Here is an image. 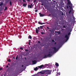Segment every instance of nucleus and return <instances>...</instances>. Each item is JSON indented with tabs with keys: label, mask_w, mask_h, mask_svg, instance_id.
<instances>
[{
	"label": "nucleus",
	"mask_w": 76,
	"mask_h": 76,
	"mask_svg": "<svg viewBox=\"0 0 76 76\" xmlns=\"http://www.w3.org/2000/svg\"><path fill=\"white\" fill-rule=\"evenodd\" d=\"M70 34H71V33H70V32H69L68 33V35H67V34H66L65 35V38H66V41H67V40L69 39V37H68L69 35H70Z\"/></svg>",
	"instance_id": "3"
},
{
	"label": "nucleus",
	"mask_w": 76,
	"mask_h": 76,
	"mask_svg": "<svg viewBox=\"0 0 76 76\" xmlns=\"http://www.w3.org/2000/svg\"><path fill=\"white\" fill-rule=\"evenodd\" d=\"M38 69V68L37 67H36L35 69H34V70L35 71H37V70Z\"/></svg>",
	"instance_id": "17"
},
{
	"label": "nucleus",
	"mask_w": 76,
	"mask_h": 76,
	"mask_svg": "<svg viewBox=\"0 0 76 76\" xmlns=\"http://www.w3.org/2000/svg\"><path fill=\"white\" fill-rule=\"evenodd\" d=\"M70 4V6H72V4H71V3L69 4Z\"/></svg>",
	"instance_id": "25"
},
{
	"label": "nucleus",
	"mask_w": 76,
	"mask_h": 76,
	"mask_svg": "<svg viewBox=\"0 0 76 76\" xmlns=\"http://www.w3.org/2000/svg\"><path fill=\"white\" fill-rule=\"evenodd\" d=\"M52 42H54V40H52Z\"/></svg>",
	"instance_id": "41"
},
{
	"label": "nucleus",
	"mask_w": 76,
	"mask_h": 76,
	"mask_svg": "<svg viewBox=\"0 0 76 76\" xmlns=\"http://www.w3.org/2000/svg\"><path fill=\"white\" fill-rule=\"evenodd\" d=\"M67 1L68 2L67 4H70L71 3V2L70 1H69V0H67Z\"/></svg>",
	"instance_id": "14"
},
{
	"label": "nucleus",
	"mask_w": 76,
	"mask_h": 76,
	"mask_svg": "<svg viewBox=\"0 0 76 76\" xmlns=\"http://www.w3.org/2000/svg\"><path fill=\"white\" fill-rule=\"evenodd\" d=\"M47 29H50V28L49 27H47Z\"/></svg>",
	"instance_id": "36"
},
{
	"label": "nucleus",
	"mask_w": 76,
	"mask_h": 76,
	"mask_svg": "<svg viewBox=\"0 0 76 76\" xmlns=\"http://www.w3.org/2000/svg\"><path fill=\"white\" fill-rule=\"evenodd\" d=\"M44 73H45V72H42V74H44Z\"/></svg>",
	"instance_id": "34"
},
{
	"label": "nucleus",
	"mask_w": 76,
	"mask_h": 76,
	"mask_svg": "<svg viewBox=\"0 0 76 76\" xmlns=\"http://www.w3.org/2000/svg\"><path fill=\"white\" fill-rule=\"evenodd\" d=\"M8 61H9V62H10V61H11V60L10 59H9L8 60Z\"/></svg>",
	"instance_id": "27"
},
{
	"label": "nucleus",
	"mask_w": 76,
	"mask_h": 76,
	"mask_svg": "<svg viewBox=\"0 0 76 76\" xmlns=\"http://www.w3.org/2000/svg\"><path fill=\"white\" fill-rule=\"evenodd\" d=\"M38 23L39 24V25H43V24H45V23H42L40 22L39 21L38 22Z\"/></svg>",
	"instance_id": "10"
},
{
	"label": "nucleus",
	"mask_w": 76,
	"mask_h": 76,
	"mask_svg": "<svg viewBox=\"0 0 76 76\" xmlns=\"http://www.w3.org/2000/svg\"><path fill=\"white\" fill-rule=\"evenodd\" d=\"M35 12H38V10H35Z\"/></svg>",
	"instance_id": "29"
},
{
	"label": "nucleus",
	"mask_w": 76,
	"mask_h": 76,
	"mask_svg": "<svg viewBox=\"0 0 76 76\" xmlns=\"http://www.w3.org/2000/svg\"><path fill=\"white\" fill-rule=\"evenodd\" d=\"M38 29L39 30V27H38Z\"/></svg>",
	"instance_id": "44"
},
{
	"label": "nucleus",
	"mask_w": 76,
	"mask_h": 76,
	"mask_svg": "<svg viewBox=\"0 0 76 76\" xmlns=\"http://www.w3.org/2000/svg\"><path fill=\"white\" fill-rule=\"evenodd\" d=\"M49 31H50L51 32V30H49Z\"/></svg>",
	"instance_id": "52"
},
{
	"label": "nucleus",
	"mask_w": 76,
	"mask_h": 76,
	"mask_svg": "<svg viewBox=\"0 0 76 76\" xmlns=\"http://www.w3.org/2000/svg\"><path fill=\"white\" fill-rule=\"evenodd\" d=\"M22 67H23V65H22Z\"/></svg>",
	"instance_id": "48"
},
{
	"label": "nucleus",
	"mask_w": 76,
	"mask_h": 76,
	"mask_svg": "<svg viewBox=\"0 0 76 76\" xmlns=\"http://www.w3.org/2000/svg\"><path fill=\"white\" fill-rule=\"evenodd\" d=\"M34 9H37V8H36L35 7L34 8Z\"/></svg>",
	"instance_id": "54"
},
{
	"label": "nucleus",
	"mask_w": 76,
	"mask_h": 76,
	"mask_svg": "<svg viewBox=\"0 0 76 76\" xmlns=\"http://www.w3.org/2000/svg\"><path fill=\"white\" fill-rule=\"evenodd\" d=\"M2 5H3V2L1 3L0 4V6H2Z\"/></svg>",
	"instance_id": "19"
},
{
	"label": "nucleus",
	"mask_w": 76,
	"mask_h": 76,
	"mask_svg": "<svg viewBox=\"0 0 76 76\" xmlns=\"http://www.w3.org/2000/svg\"><path fill=\"white\" fill-rule=\"evenodd\" d=\"M44 67V65H42L40 66H38V67L39 68V69H42L43 67Z\"/></svg>",
	"instance_id": "8"
},
{
	"label": "nucleus",
	"mask_w": 76,
	"mask_h": 76,
	"mask_svg": "<svg viewBox=\"0 0 76 76\" xmlns=\"http://www.w3.org/2000/svg\"><path fill=\"white\" fill-rule=\"evenodd\" d=\"M55 32H56V33H58V34H60V32H59L58 31H55Z\"/></svg>",
	"instance_id": "23"
},
{
	"label": "nucleus",
	"mask_w": 76,
	"mask_h": 76,
	"mask_svg": "<svg viewBox=\"0 0 76 76\" xmlns=\"http://www.w3.org/2000/svg\"><path fill=\"white\" fill-rule=\"evenodd\" d=\"M36 32L37 34H38L39 32V31L37 28H36Z\"/></svg>",
	"instance_id": "11"
},
{
	"label": "nucleus",
	"mask_w": 76,
	"mask_h": 76,
	"mask_svg": "<svg viewBox=\"0 0 76 76\" xmlns=\"http://www.w3.org/2000/svg\"><path fill=\"white\" fill-rule=\"evenodd\" d=\"M13 59H14L15 60V57H13Z\"/></svg>",
	"instance_id": "46"
},
{
	"label": "nucleus",
	"mask_w": 76,
	"mask_h": 76,
	"mask_svg": "<svg viewBox=\"0 0 76 76\" xmlns=\"http://www.w3.org/2000/svg\"><path fill=\"white\" fill-rule=\"evenodd\" d=\"M24 7H26V4H24L23 5Z\"/></svg>",
	"instance_id": "18"
},
{
	"label": "nucleus",
	"mask_w": 76,
	"mask_h": 76,
	"mask_svg": "<svg viewBox=\"0 0 76 76\" xmlns=\"http://www.w3.org/2000/svg\"><path fill=\"white\" fill-rule=\"evenodd\" d=\"M39 14L40 15V17H42V16H44V14H42L41 13H39Z\"/></svg>",
	"instance_id": "7"
},
{
	"label": "nucleus",
	"mask_w": 76,
	"mask_h": 76,
	"mask_svg": "<svg viewBox=\"0 0 76 76\" xmlns=\"http://www.w3.org/2000/svg\"><path fill=\"white\" fill-rule=\"evenodd\" d=\"M18 55L16 57V58H15V59L16 60H17L18 59Z\"/></svg>",
	"instance_id": "22"
},
{
	"label": "nucleus",
	"mask_w": 76,
	"mask_h": 76,
	"mask_svg": "<svg viewBox=\"0 0 76 76\" xmlns=\"http://www.w3.org/2000/svg\"><path fill=\"white\" fill-rule=\"evenodd\" d=\"M70 32H72V30L71 29V30H70Z\"/></svg>",
	"instance_id": "38"
},
{
	"label": "nucleus",
	"mask_w": 76,
	"mask_h": 76,
	"mask_svg": "<svg viewBox=\"0 0 76 76\" xmlns=\"http://www.w3.org/2000/svg\"><path fill=\"white\" fill-rule=\"evenodd\" d=\"M43 72H44L45 74H47L48 75H51V74L52 70H46L43 71Z\"/></svg>",
	"instance_id": "2"
},
{
	"label": "nucleus",
	"mask_w": 76,
	"mask_h": 76,
	"mask_svg": "<svg viewBox=\"0 0 76 76\" xmlns=\"http://www.w3.org/2000/svg\"><path fill=\"white\" fill-rule=\"evenodd\" d=\"M6 67V68H8V67H9V66H8V65H7Z\"/></svg>",
	"instance_id": "33"
},
{
	"label": "nucleus",
	"mask_w": 76,
	"mask_h": 76,
	"mask_svg": "<svg viewBox=\"0 0 76 76\" xmlns=\"http://www.w3.org/2000/svg\"><path fill=\"white\" fill-rule=\"evenodd\" d=\"M8 65H10V64H9V63H8Z\"/></svg>",
	"instance_id": "56"
},
{
	"label": "nucleus",
	"mask_w": 76,
	"mask_h": 76,
	"mask_svg": "<svg viewBox=\"0 0 76 76\" xmlns=\"http://www.w3.org/2000/svg\"><path fill=\"white\" fill-rule=\"evenodd\" d=\"M25 0H23V2H25Z\"/></svg>",
	"instance_id": "43"
},
{
	"label": "nucleus",
	"mask_w": 76,
	"mask_h": 76,
	"mask_svg": "<svg viewBox=\"0 0 76 76\" xmlns=\"http://www.w3.org/2000/svg\"><path fill=\"white\" fill-rule=\"evenodd\" d=\"M56 42H55V44H56Z\"/></svg>",
	"instance_id": "50"
},
{
	"label": "nucleus",
	"mask_w": 76,
	"mask_h": 76,
	"mask_svg": "<svg viewBox=\"0 0 76 76\" xmlns=\"http://www.w3.org/2000/svg\"><path fill=\"white\" fill-rule=\"evenodd\" d=\"M63 13H64V12H63L62 14V15H63Z\"/></svg>",
	"instance_id": "47"
},
{
	"label": "nucleus",
	"mask_w": 76,
	"mask_h": 76,
	"mask_svg": "<svg viewBox=\"0 0 76 76\" xmlns=\"http://www.w3.org/2000/svg\"><path fill=\"white\" fill-rule=\"evenodd\" d=\"M44 33L42 32H41V34H44Z\"/></svg>",
	"instance_id": "31"
},
{
	"label": "nucleus",
	"mask_w": 76,
	"mask_h": 76,
	"mask_svg": "<svg viewBox=\"0 0 76 76\" xmlns=\"http://www.w3.org/2000/svg\"><path fill=\"white\" fill-rule=\"evenodd\" d=\"M3 70V68H0V70Z\"/></svg>",
	"instance_id": "30"
},
{
	"label": "nucleus",
	"mask_w": 76,
	"mask_h": 76,
	"mask_svg": "<svg viewBox=\"0 0 76 76\" xmlns=\"http://www.w3.org/2000/svg\"><path fill=\"white\" fill-rule=\"evenodd\" d=\"M63 28H66V27L65 26L63 25Z\"/></svg>",
	"instance_id": "26"
},
{
	"label": "nucleus",
	"mask_w": 76,
	"mask_h": 76,
	"mask_svg": "<svg viewBox=\"0 0 76 76\" xmlns=\"http://www.w3.org/2000/svg\"><path fill=\"white\" fill-rule=\"evenodd\" d=\"M42 5H43V4H42Z\"/></svg>",
	"instance_id": "57"
},
{
	"label": "nucleus",
	"mask_w": 76,
	"mask_h": 76,
	"mask_svg": "<svg viewBox=\"0 0 76 76\" xmlns=\"http://www.w3.org/2000/svg\"><path fill=\"white\" fill-rule=\"evenodd\" d=\"M62 30H63V29H62Z\"/></svg>",
	"instance_id": "59"
},
{
	"label": "nucleus",
	"mask_w": 76,
	"mask_h": 76,
	"mask_svg": "<svg viewBox=\"0 0 76 76\" xmlns=\"http://www.w3.org/2000/svg\"><path fill=\"white\" fill-rule=\"evenodd\" d=\"M24 58H25V60H26V57H25Z\"/></svg>",
	"instance_id": "49"
},
{
	"label": "nucleus",
	"mask_w": 76,
	"mask_h": 76,
	"mask_svg": "<svg viewBox=\"0 0 76 76\" xmlns=\"http://www.w3.org/2000/svg\"><path fill=\"white\" fill-rule=\"evenodd\" d=\"M28 39H32V37H31V35H29L28 37Z\"/></svg>",
	"instance_id": "15"
},
{
	"label": "nucleus",
	"mask_w": 76,
	"mask_h": 76,
	"mask_svg": "<svg viewBox=\"0 0 76 76\" xmlns=\"http://www.w3.org/2000/svg\"><path fill=\"white\" fill-rule=\"evenodd\" d=\"M32 62L33 63V64H35L36 62H37V61H36V60H34V61H32Z\"/></svg>",
	"instance_id": "12"
},
{
	"label": "nucleus",
	"mask_w": 76,
	"mask_h": 76,
	"mask_svg": "<svg viewBox=\"0 0 76 76\" xmlns=\"http://www.w3.org/2000/svg\"><path fill=\"white\" fill-rule=\"evenodd\" d=\"M69 7H70V9H71L69 11V14H70V13H72V12H73V8H72V7L69 6Z\"/></svg>",
	"instance_id": "5"
},
{
	"label": "nucleus",
	"mask_w": 76,
	"mask_h": 76,
	"mask_svg": "<svg viewBox=\"0 0 76 76\" xmlns=\"http://www.w3.org/2000/svg\"><path fill=\"white\" fill-rule=\"evenodd\" d=\"M5 9H4V11H5V10H7V7H5Z\"/></svg>",
	"instance_id": "16"
},
{
	"label": "nucleus",
	"mask_w": 76,
	"mask_h": 76,
	"mask_svg": "<svg viewBox=\"0 0 76 76\" xmlns=\"http://www.w3.org/2000/svg\"><path fill=\"white\" fill-rule=\"evenodd\" d=\"M61 10H63V9H62Z\"/></svg>",
	"instance_id": "51"
},
{
	"label": "nucleus",
	"mask_w": 76,
	"mask_h": 76,
	"mask_svg": "<svg viewBox=\"0 0 76 76\" xmlns=\"http://www.w3.org/2000/svg\"><path fill=\"white\" fill-rule=\"evenodd\" d=\"M52 16H54V15L53 14H52Z\"/></svg>",
	"instance_id": "55"
},
{
	"label": "nucleus",
	"mask_w": 76,
	"mask_h": 76,
	"mask_svg": "<svg viewBox=\"0 0 76 76\" xmlns=\"http://www.w3.org/2000/svg\"><path fill=\"white\" fill-rule=\"evenodd\" d=\"M30 42H31V40H29V42H28V44L29 45H31V44H30Z\"/></svg>",
	"instance_id": "20"
},
{
	"label": "nucleus",
	"mask_w": 76,
	"mask_h": 76,
	"mask_svg": "<svg viewBox=\"0 0 76 76\" xmlns=\"http://www.w3.org/2000/svg\"><path fill=\"white\" fill-rule=\"evenodd\" d=\"M35 2H36V0H34V3H35Z\"/></svg>",
	"instance_id": "35"
},
{
	"label": "nucleus",
	"mask_w": 76,
	"mask_h": 76,
	"mask_svg": "<svg viewBox=\"0 0 76 76\" xmlns=\"http://www.w3.org/2000/svg\"><path fill=\"white\" fill-rule=\"evenodd\" d=\"M25 51H28V50L26 49V50H25Z\"/></svg>",
	"instance_id": "37"
},
{
	"label": "nucleus",
	"mask_w": 76,
	"mask_h": 76,
	"mask_svg": "<svg viewBox=\"0 0 76 76\" xmlns=\"http://www.w3.org/2000/svg\"><path fill=\"white\" fill-rule=\"evenodd\" d=\"M57 75H60V72L58 73Z\"/></svg>",
	"instance_id": "24"
},
{
	"label": "nucleus",
	"mask_w": 76,
	"mask_h": 76,
	"mask_svg": "<svg viewBox=\"0 0 76 76\" xmlns=\"http://www.w3.org/2000/svg\"><path fill=\"white\" fill-rule=\"evenodd\" d=\"M38 43H39V44H40V42L39 41H38Z\"/></svg>",
	"instance_id": "42"
},
{
	"label": "nucleus",
	"mask_w": 76,
	"mask_h": 76,
	"mask_svg": "<svg viewBox=\"0 0 76 76\" xmlns=\"http://www.w3.org/2000/svg\"><path fill=\"white\" fill-rule=\"evenodd\" d=\"M71 14L72 16V17L73 19L75 20V17H74L73 12H72L71 13Z\"/></svg>",
	"instance_id": "6"
},
{
	"label": "nucleus",
	"mask_w": 76,
	"mask_h": 76,
	"mask_svg": "<svg viewBox=\"0 0 76 76\" xmlns=\"http://www.w3.org/2000/svg\"><path fill=\"white\" fill-rule=\"evenodd\" d=\"M49 54L48 55H45L44 57H43L44 58H47V57H51V56H52L51 55V54L52 53V51L49 52Z\"/></svg>",
	"instance_id": "1"
},
{
	"label": "nucleus",
	"mask_w": 76,
	"mask_h": 76,
	"mask_svg": "<svg viewBox=\"0 0 76 76\" xmlns=\"http://www.w3.org/2000/svg\"><path fill=\"white\" fill-rule=\"evenodd\" d=\"M61 46H62V45H60V47H59L57 49L56 48V47H53L52 48H53V49H54L55 51H57L58 50V48H60V47H61Z\"/></svg>",
	"instance_id": "4"
},
{
	"label": "nucleus",
	"mask_w": 76,
	"mask_h": 76,
	"mask_svg": "<svg viewBox=\"0 0 76 76\" xmlns=\"http://www.w3.org/2000/svg\"><path fill=\"white\" fill-rule=\"evenodd\" d=\"M51 14H49V16H51Z\"/></svg>",
	"instance_id": "45"
},
{
	"label": "nucleus",
	"mask_w": 76,
	"mask_h": 76,
	"mask_svg": "<svg viewBox=\"0 0 76 76\" xmlns=\"http://www.w3.org/2000/svg\"><path fill=\"white\" fill-rule=\"evenodd\" d=\"M20 50H23V48H20Z\"/></svg>",
	"instance_id": "32"
},
{
	"label": "nucleus",
	"mask_w": 76,
	"mask_h": 76,
	"mask_svg": "<svg viewBox=\"0 0 76 76\" xmlns=\"http://www.w3.org/2000/svg\"><path fill=\"white\" fill-rule=\"evenodd\" d=\"M64 42L63 41H62V42H60V43H61H61H62V42Z\"/></svg>",
	"instance_id": "39"
},
{
	"label": "nucleus",
	"mask_w": 76,
	"mask_h": 76,
	"mask_svg": "<svg viewBox=\"0 0 76 76\" xmlns=\"http://www.w3.org/2000/svg\"><path fill=\"white\" fill-rule=\"evenodd\" d=\"M55 65H56V66H57L58 67L59 66L58 64V63H56L55 64Z\"/></svg>",
	"instance_id": "13"
},
{
	"label": "nucleus",
	"mask_w": 76,
	"mask_h": 76,
	"mask_svg": "<svg viewBox=\"0 0 76 76\" xmlns=\"http://www.w3.org/2000/svg\"><path fill=\"white\" fill-rule=\"evenodd\" d=\"M53 2H56V1H53Z\"/></svg>",
	"instance_id": "53"
},
{
	"label": "nucleus",
	"mask_w": 76,
	"mask_h": 76,
	"mask_svg": "<svg viewBox=\"0 0 76 76\" xmlns=\"http://www.w3.org/2000/svg\"><path fill=\"white\" fill-rule=\"evenodd\" d=\"M66 7L67 9H68L69 8V7L68 6H67Z\"/></svg>",
	"instance_id": "40"
},
{
	"label": "nucleus",
	"mask_w": 76,
	"mask_h": 76,
	"mask_svg": "<svg viewBox=\"0 0 76 76\" xmlns=\"http://www.w3.org/2000/svg\"><path fill=\"white\" fill-rule=\"evenodd\" d=\"M43 27H44V26H40V27L41 28H43Z\"/></svg>",
	"instance_id": "28"
},
{
	"label": "nucleus",
	"mask_w": 76,
	"mask_h": 76,
	"mask_svg": "<svg viewBox=\"0 0 76 76\" xmlns=\"http://www.w3.org/2000/svg\"><path fill=\"white\" fill-rule=\"evenodd\" d=\"M32 4H31V5H28V8H30V9H31V8H32Z\"/></svg>",
	"instance_id": "9"
},
{
	"label": "nucleus",
	"mask_w": 76,
	"mask_h": 76,
	"mask_svg": "<svg viewBox=\"0 0 76 76\" xmlns=\"http://www.w3.org/2000/svg\"><path fill=\"white\" fill-rule=\"evenodd\" d=\"M10 6H12V1H10Z\"/></svg>",
	"instance_id": "21"
},
{
	"label": "nucleus",
	"mask_w": 76,
	"mask_h": 76,
	"mask_svg": "<svg viewBox=\"0 0 76 76\" xmlns=\"http://www.w3.org/2000/svg\"><path fill=\"white\" fill-rule=\"evenodd\" d=\"M19 0L20 1V0Z\"/></svg>",
	"instance_id": "60"
},
{
	"label": "nucleus",
	"mask_w": 76,
	"mask_h": 76,
	"mask_svg": "<svg viewBox=\"0 0 76 76\" xmlns=\"http://www.w3.org/2000/svg\"><path fill=\"white\" fill-rule=\"evenodd\" d=\"M28 1H29V0H28Z\"/></svg>",
	"instance_id": "58"
}]
</instances>
